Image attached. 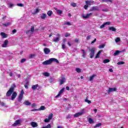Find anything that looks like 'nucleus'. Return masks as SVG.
<instances>
[{"label":"nucleus","instance_id":"nucleus-48","mask_svg":"<svg viewBox=\"0 0 128 128\" xmlns=\"http://www.w3.org/2000/svg\"><path fill=\"white\" fill-rule=\"evenodd\" d=\"M17 6H20L21 8H22V6H24V4H18Z\"/></svg>","mask_w":128,"mask_h":128},{"label":"nucleus","instance_id":"nucleus-2","mask_svg":"<svg viewBox=\"0 0 128 128\" xmlns=\"http://www.w3.org/2000/svg\"><path fill=\"white\" fill-rule=\"evenodd\" d=\"M90 52V58H92L94 56V54L96 53V48H92L91 49L89 50Z\"/></svg>","mask_w":128,"mask_h":128},{"label":"nucleus","instance_id":"nucleus-63","mask_svg":"<svg viewBox=\"0 0 128 128\" xmlns=\"http://www.w3.org/2000/svg\"><path fill=\"white\" fill-rule=\"evenodd\" d=\"M0 104H1V106H4V102H1Z\"/></svg>","mask_w":128,"mask_h":128},{"label":"nucleus","instance_id":"nucleus-59","mask_svg":"<svg viewBox=\"0 0 128 128\" xmlns=\"http://www.w3.org/2000/svg\"><path fill=\"white\" fill-rule=\"evenodd\" d=\"M12 34H16V30L14 29L12 30Z\"/></svg>","mask_w":128,"mask_h":128},{"label":"nucleus","instance_id":"nucleus-11","mask_svg":"<svg viewBox=\"0 0 128 128\" xmlns=\"http://www.w3.org/2000/svg\"><path fill=\"white\" fill-rule=\"evenodd\" d=\"M8 44V40H6L4 41V43L2 44V48H6Z\"/></svg>","mask_w":128,"mask_h":128},{"label":"nucleus","instance_id":"nucleus-15","mask_svg":"<svg viewBox=\"0 0 128 128\" xmlns=\"http://www.w3.org/2000/svg\"><path fill=\"white\" fill-rule=\"evenodd\" d=\"M16 96H18V94H16V92H14L12 94V100H14V98H16Z\"/></svg>","mask_w":128,"mask_h":128},{"label":"nucleus","instance_id":"nucleus-38","mask_svg":"<svg viewBox=\"0 0 128 128\" xmlns=\"http://www.w3.org/2000/svg\"><path fill=\"white\" fill-rule=\"evenodd\" d=\"M52 116H54V114H49L48 118L50 120L52 118Z\"/></svg>","mask_w":128,"mask_h":128},{"label":"nucleus","instance_id":"nucleus-1","mask_svg":"<svg viewBox=\"0 0 128 128\" xmlns=\"http://www.w3.org/2000/svg\"><path fill=\"white\" fill-rule=\"evenodd\" d=\"M13 86H12L7 92L6 94V96H12V94L14 92V88H16V85L14 84Z\"/></svg>","mask_w":128,"mask_h":128},{"label":"nucleus","instance_id":"nucleus-58","mask_svg":"<svg viewBox=\"0 0 128 128\" xmlns=\"http://www.w3.org/2000/svg\"><path fill=\"white\" fill-rule=\"evenodd\" d=\"M96 42V38H94V40L91 42V44H94V42Z\"/></svg>","mask_w":128,"mask_h":128},{"label":"nucleus","instance_id":"nucleus-50","mask_svg":"<svg viewBox=\"0 0 128 128\" xmlns=\"http://www.w3.org/2000/svg\"><path fill=\"white\" fill-rule=\"evenodd\" d=\"M104 24H105V26H106V24L108 26H110V22H104Z\"/></svg>","mask_w":128,"mask_h":128},{"label":"nucleus","instance_id":"nucleus-44","mask_svg":"<svg viewBox=\"0 0 128 128\" xmlns=\"http://www.w3.org/2000/svg\"><path fill=\"white\" fill-rule=\"evenodd\" d=\"M117 64H118V65L124 64V62H122V61L119 62H118L117 63Z\"/></svg>","mask_w":128,"mask_h":128},{"label":"nucleus","instance_id":"nucleus-29","mask_svg":"<svg viewBox=\"0 0 128 128\" xmlns=\"http://www.w3.org/2000/svg\"><path fill=\"white\" fill-rule=\"evenodd\" d=\"M109 30L112 32H116V28L113 26L110 27Z\"/></svg>","mask_w":128,"mask_h":128},{"label":"nucleus","instance_id":"nucleus-64","mask_svg":"<svg viewBox=\"0 0 128 128\" xmlns=\"http://www.w3.org/2000/svg\"><path fill=\"white\" fill-rule=\"evenodd\" d=\"M34 106H36V104L34 103V104L32 105V108H34Z\"/></svg>","mask_w":128,"mask_h":128},{"label":"nucleus","instance_id":"nucleus-40","mask_svg":"<svg viewBox=\"0 0 128 128\" xmlns=\"http://www.w3.org/2000/svg\"><path fill=\"white\" fill-rule=\"evenodd\" d=\"M52 128V126L50 125V124H48L46 126L42 127V128Z\"/></svg>","mask_w":128,"mask_h":128},{"label":"nucleus","instance_id":"nucleus-7","mask_svg":"<svg viewBox=\"0 0 128 128\" xmlns=\"http://www.w3.org/2000/svg\"><path fill=\"white\" fill-rule=\"evenodd\" d=\"M40 18L41 20H46V18H48V15L46 14L43 13L42 14Z\"/></svg>","mask_w":128,"mask_h":128},{"label":"nucleus","instance_id":"nucleus-45","mask_svg":"<svg viewBox=\"0 0 128 128\" xmlns=\"http://www.w3.org/2000/svg\"><path fill=\"white\" fill-rule=\"evenodd\" d=\"M71 6H73L74 8H76V4L74 2H72L71 4Z\"/></svg>","mask_w":128,"mask_h":128},{"label":"nucleus","instance_id":"nucleus-62","mask_svg":"<svg viewBox=\"0 0 128 128\" xmlns=\"http://www.w3.org/2000/svg\"><path fill=\"white\" fill-rule=\"evenodd\" d=\"M70 36V34H65V38H68V36Z\"/></svg>","mask_w":128,"mask_h":128},{"label":"nucleus","instance_id":"nucleus-20","mask_svg":"<svg viewBox=\"0 0 128 128\" xmlns=\"http://www.w3.org/2000/svg\"><path fill=\"white\" fill-rule=\"evenodd\" d=\"M66 39H64L62 42V50H64L66 48Z\"/></svg>","mask_w":128,"mask_h":128},{"label":"nucleus","instance_id":"nucleus-28","mask_svg":"<svg viewBox=\"0 0 128 128\" xmlns=\"http://www.w3.org/2000/svg\"><path fill=\"white\" fill-rule=\"evenodd\" d=\"M37 88H38V84L32 86V89L34 90H36Z\"/></svg>","mask_w":128,"mask_h":128},{"label":"nucleus","instance_id":"nucleus-31","mask_svg":"<svg viewBox=\"0 0 128 128\" xmlns=\"http://www.w3.org/2000/svg\"><path fill=\"white\" fill-rule=\"evenodd\" d=\"M88 97L87 96V97H86V98L84 102H87V104H92V101H90V100H88Z\"/></svg>","mask_w":128,"mask_h":128},{"label":"nucleus","instance_id":"nucleus-25","mask_svg":"<svg viewBox=\"0 0 128 128\" xmlns=\"http://www.w3.org/2000/svg\"><path fill=\"white\" fill-rule=\"evenodd\" d=\"M94 1L86 0V4H88V6H92V4H94Z\"/></svg>","mask_w":128,"mask_h":128},{"label":"nucleus","instance_id":"nucleus-10","mask_svg":"<svg viewBox=\"0 0 128 128\" xmlns=\"http://www.w3.org/2000/svg\"><path fill=\"white\" fill-rule=\"evenodd\" d=\"M44 52L45 54H50V48H44Z\"/></svg>","mask_w":128,"mask_h":128},{"label":"nucleus","instance_id":"nucleus-33","mask_svg":"<svg viewBox=\"0 0 128 128\" xmlns=\"http://www.w3.org/2000/svg\"><path fill=\"white\" fill-rule=\"evenodd\" d=\"M110 62V59H106L103 60L104 64H108V62Z\"/></svg>","mask_w":128,"mask_h":128},{"label":"nucleus","instance_id":"nucleus-51","mask_svg":"<svg viewBox=\"0 0 128 128\" xmlns=\"http://www.w3.org/2000/svg\"><path fill=\"white\" fill-rule=\"evenodd\" d=\"M104 46H105L104 44H102V45L99 46V48H104Z\"/></svg>","mask_w":128,"mask_h":128},{"label":"nucleus","instance_id":"nucleus-32","mask_svg":"<svg viewBox=\"0 0 128 128\" xmlns=\"http://www.w3.org/2000/svg\"><path fill=\"white\" fill-rule=\"evenodd\" d=\"M60 37L56 38H54V39L53 40V42H60Z\"/></svg>","mask_w":128,"mask_h":128},{"label":"nucleus","instance_id":"nucleus-34","mask_svg":"<svg viewBox=\"0 0 128 128\" xmlns=\"http://www.w3.org/2000/svg\"><path fill=\"white\" fill-rule=\"evenodd\" d=\"M38 110H46V107L44 106H42Z\"/></svg>","mask_w":128,"mask_h":128},{"label":"nucleus","instance_id":"nucleus-47","mask_svg":"<svg viewBox=\"0 0 128 128\" xmlns=\"http://www.w3.org/2000/svg\"><path fill=\"white\" fill-rule=\"evenodd\" d=\"M106 26V24L105 23H104L102 25L100 26V28H104Z\"/></svg>","mask_w":128,"mask_h":128},{"label":"nucleus","instance_id":"nucleus-23","mask_svg":"<svg viewBox=\"0 0 128 128\" xmlns=\"http://www.w3.org/2000/svg\"><path fill=\"white\" fill-rule=\"evenodd\" d=\"M31 126L32 128H36L38 127V124L36 122H32Z\"/></svg>","mask_w":128,"mask_h":128},{"label":"nucleus","instance_id":"nucleus-21","mask_svg":"<svg viewBox=\"0 0 128 128\" xmlns=\"http://www.w3.org/2000/svg\"><path fill=\"white\" fill-rule=\"evenodd\" d=\"M34 32V26H31L30 30L27 31L26 34H28V32Z\"/></svg>","mask_w":128,"mask_h":128},{"label":"nucleus","instance_id":"nucleus-61","mask_svg":"<svg viewBox=\"0 0 128 128\" xmlns=\"http://www.w3.org/2000/svg\"><path fill=\"white\" fill-rule=\"evenodd\" d=\"M38 12H40V10L38 8H36V13H38Z\"/></svg>","mask_w":128,"mask_h":128},{"label":"nucleus","instance_id":"nucleus-37","mask_svg":"<svg viewBox=\"0 0 128 128\" xmlns=\"http://www.w3.org/2000/svg\"><path fill=\"white\" fill-rule=\"evenodd\" d=\"M88 122L90 124H94V121L92 118H88Z\"/></svg>","mask_w":128,"mask_h":128},{"label":"nucleus","instance_id":"nucleus-3","mask_svg":"<svg viewBox=\"0 0 128 128\" xmlns=\"http://www.w3.org/2000/svg\"><path fill=\"white\" fill-rule=\"evenodd\" d=\"M24 90H22L18 98V102H22V98H24Z\"/></svg>","mask_w":128,"mask_h":128},{"label":"nucleus","instance_id":"nucleus-17","mask_svg":"<svg viewBox=\"0 0 128 128\" xmlns=\"http://www.w3.org/2000/svg\"><path fill=\"white\" fill-rule=\"evenodd\" d=\"M81 52H82V58H86V51L84 49L81 50Z\"/></svg>","mask_w":128,"mask_h":128},{"label":"nucleus","instance_id":"nucleus-22","mask_svg":"<svg viewBox=\"0 0 128 128\" xmlns=\"http://www.w3.org/2000/svg\"><path fill=\"white\" fill-rule=\"evenodd\" d=\"M54 62H56V64H60V62H58V59L56 58H51V62L52 63Z\"/></svg>","mask_w":128,"mask_h":128},{"label":"nucleus","instance_id":"nucleus-57","mask_svg":"<svg viewBox=\"0 0 128 128\" xmlns=\"http://www.w3.org/2000/svg\"><path fill=\"white\" fill-rule=\"evenodd\" d=\"M38 110V109H32L30 110V112H36Z\"/></svg>","mask_w":128,"mask_h":128},{"label":"nucleus","instance_id":"nucleus-41","mask_svg":"<svg viewBox=\"0 0 128 128\" xmlns=\"http://www.w3.org/2000/svg\"><path fill=\"white\" fill-rule=\"evenodd\" d=\"M54 79L52 78H51L49 79V81H50V84H52V82H54Z\"/></svg>","mask_w":128,"mask_h":128},{"label":"nucleus","instance_id":"nucleus-56","mask_svg":"<svg viewBox=\"0 0 128 128\" xmlns=\"http://www.w3.org/2000/svg\"><path fill=\"white\" fill-rule=\"evenodd\" d=\"M90 35L87 36V37H86L87 40H90Z\"/></svg>","mask_w":128,"mask_h":128},{"label":"nucleus","instance_id":"nucleus-4","mask_svg":"<svg viewBox=\"0 0 128 128\" xmlns=\"http://www.w3.org/2000/svg\"><path fill=\"white\" fill-rule=\"evenodd\" d=\"M42 64H44V66H48V64H52L51 58H50L48 60L44 61V62H42Z\"/></svg>","mask_w":128,"mask_h":128},{"label":"nucleus","instance_id":"nucleus-30","mask_svg":"<svg viewBox=\"0 0 128 128\" xmlns=\"http://www.w3.org/2000/svg\"><path fill=\"white\" fill-rule=\"evenodd\" d=\"M52 14H54V12H52V10H49V11L48 12H47V14H48V16H52Z\"/></svg>","mask_w":128,"mask_h":128},{"label":"nucleus","instance_id":"nucleus-8","mask_svg":"<svg viewBox=\"0 0 128 128\" xmlns=\"http://www.w3.org/2000/svg\"><path fill=\"white\" fill-rule=\"evenodd\" d=\"M90 16H92V12L88 14H86V16L82 15V18H83L86 19V18H90Z\"/></svg>","mask_w":128,"mask_h":128},{"label":"nucleus","instance_id":"nucleus-39","mask_svg":"<svg viewBox=\"0 0 128 128\" xmlns=\"http://www.w3.org/2000/svg\"><path fill=\"white\" fill-rule=\"evenodd\" d=\"M43 74L44 76H50V74L47 72H44Z\"/></svg>","mask_w":128,"mask_h":128},{"label":"nucleus","instance_id":"nucleus-18","mask_svg":"<svg viewBox=\"0 0 128 128\" xmlns=\"http://www.w3.org/2000/svg\"><path fill=\"white\" fill-rule=\"evenodd\" d=\"M102 50H99L97 54H96L95 58H100V54H102Z\"/></svg>","mask_w":128,"mask_h":128},{"label":"nucleus","instance_id":"nucleus-53","mask_svg":"<svg viewBox=\"0 0 128 128\" xmlns=\"http://www.w3.org/2000/svg\"><path fill=\"white\" fill-rule=\"evenodd\" d=\"M65 24H66V25H67V26H72V24H71L70 22H66L65 23Z\"/></svg>","mask_w":128,"mask_h":128},{"label":"nucleus","instance_id":"nucleus-14","mask_svg":"<svg viewBox=\"0 0 128 128\" xmlns=\"http://www.w3.org/2000/svg\"><path fill=\"white\" fill-rule=\"evenodd\" d=\"M91 12H94V11H98L100 10L98 9V6H92L91 8L90 9Z\"/></svg>","mask_w":128,"mask_h":128},{"label":"nucleus","instance_id":"nucleus-52","mask_svg":"<svg viewBox=\"0 0 128 128\" xmlns=\"http://www.w3.org/2000/svg\"><path fill=\"white\" fill-rule=\"evenodd\" d=\"M34 56H36L34 54H30L29 58H34Z\"/></svg>","mask_w":128,"mask_h":128},{"label":"nucleus","instance_id":"nucleus-26","mask_svg":"<svg viewBox=\"0 0 128 128\" xmlns=\"http://www.w3.org/2000/svg\"><path fill=\"white\" fill-rule=\"evenodd\" d=\"M24 104H25V106H30V104H32V103L28 100H26L24 102Z\"/></svg>","mask_w":128,"mask_h":128},{"label":"nucleus","instance_id":"nucleus-54","mask_svg":"<svg viewBox=\"0 0 128 128\" xmlns=\"http://www.w3.org/2000/svg\"><path fill=\"white\" fill-rule=\"evenodd\" d=\"M88 6L87 4L84 5V10H88Z\"/></svg>","mask_w":128,"mask_h":128},{"label":"nucleus","instance_id":"nucleus-24","mask_svg":"<svg viewBox=\"0 0 128 128\" xmlns=\"http://www.w3.org/2000/svg\"><path fill=\"white\" fill-rule=\"evenodd\" d=\"M96 76V74H93L92 76H90L89 78L90 82H92L94 80V78H95V76Z\"/></svg>","mask_w":128,"mask_h":128},{"label":"nucleus","instance_id":"nucleus-36","mask_svg":"<svg viewBox=\"0 0 128 128\" xmlns=\"http://www.w3.org/2000/svg\"><path fill=\"white\" fill-rule=\"evenodd\" d=\"M102 126V123H98V124H96V126H94V128H100V126Z\"/></svg>","mask_w":128,"mask_h":128},{"label":"nucleus","instance_id":"nucleus-5","mask_svg":"<svg viewBox=\"0 0 128 128\" xmlns=\"http://www.w3.org/2000/svg\"><path fill=\"white\" fill-rule=\"evenodd\" d=\"M20 120H18L15 121V122L12 124V126H20Z\"/></svg>","mask_w":128,"mask_h":128},{"label":"nucleus","instance_id":"nucleus-42","mask_svg":"<svg viewBox=\"0 0 128 128\" xmlns=\"http://www.w3.org/2000/svg\"><path fill=\"white\" fill-rule=\"evenodd\" d=\"M116 42H120V38H116L115 40Z\"/></svg>","mask_w":128,"mask_h":128},{"label":"nucleus","instance_id":"nucleus-49","mask_svg":"<svg viewBox=\"0 0 128 128\" xmlns=\"http://www.w3.org/2000/svg\"><path fill=\"white\" fill-rule=\"evenodd\" d=\"M26 59L22 58V59L21 60L20 62H21V64H22L23 62H26Z\"/></svg>","mask_w":128,"mask_h":128},{"label":"nucleus","instance_id":"nucleus-43","mask_svg":"<svg viewBox=\"0 0 128 128\" xmlns=\"http://www.w3.org/2000/svg\"><path fill=\"white\" fill-rule=\"evenodd\" d=\"M76 70L77 72H82V70L80 68H76Z\"/></svg>","mask_w":128,"mask_h":128},{"label":"nucleus","instance_id":"nucleus-19","mask_svg":"<svg viewBox=\"0 0 128 128\" xmlns=\"http://www.w3.org/2000/svg\"><path fill=\"white\" fill-rule=\"evenodd\" d=\"M0 35L3 38H8V34L4 32H1Z\"/></svg>","mask_w":128,"mask_h":128},{"label":"nucleus","instance_id":"nucleus-16","mask_svg":"<svg viewBox=\"0 0 128 128\" xmlns=\"http://www.w3.org/2000/svg\"><path fill=\"white\" fill-rule=\"evenodd\" d=\"M82 114H84V112L76 113L74 114V118H78V116H82Z\"/></svg>","mask_w":128,"mask_h":128},{"label":"nucleus","instance_id":"nucleus-46","mask_svg":"<svg viewBox=\"0 0 128 128\" xmlns=\"http://www.w3.org/2000/svg\"><path fill=\"white\" fill-rule=\"evenodd\" d=\"M50 119L48 118H46L44 120V122H50Z\"/></svg>","mask_w":128,"mask_h":128},{"label":"nucleus","instance_id":"nucleus-6","mask_svg":"<svg viewBox=\"0 0 128 128\" xmlns=\"http://www.w3.org/2000/svg\"><path fill=\"white\" fill-rule=\"evenodd\" d=\"M64 88H62L59 92L58 94L55 96L56 98H58V96H60L64 94Z\"/></svg>","mask_w":128,"mask_h":128},{"label":"nucleus","instance_id":"nucleus-27","mask_svg":"<svg viewBox=\"0 0 128 128\" xmlns=\"http://www.w3.org/2000/svg\"><path fill=\"white\" fill-rule=\"evenodd\" d=\"M10 24H12V23H10V22H7L6 24H2V26H10Z\"/></svg>","mask_w":128,"mask_h":128},{"label":"nucleus","instance_id":"nucleus-35","mask_svg":"<svg viewBox=\"0 0 128 128\" xmlns=\"http://www.w3.org/2000/svg\"><path fill=\"white\" fill-rule=\"evenodd\" d=\"M120 51L117 50L115 52H114V56H118V54H120Z\"/></svg>","mask_w":128,"mask_h":128},{"label":"nucleus","instance_id":"nucleus-12","mask_svg":"<svg viewBox=\"0 0 128 128\" xmlns=\"http://www.w3.org/2000/svg\"><path fill=\"white\" fill-rule=\"evenodd\" d=\"M116 92V88H109L108 90V94H110V92Z\"/></svg>","mask_w":128,"mask_h":128},{"label":"nucleus","instance_id":"nucleus-55","mask_svg":"<svg viewBox=\"0 0 128 128\" xmlns=\"http://www.w3.org/2000/svg\"><path fill=\"white\" fill-rule=\"evenodd\" d=\"M14 4H12V3H10L9 4V8H12V6H14Z\"/></svg>","mask_w":128,"mask_h":128},{"label":"nucleus","instance_id":"nucleus-60","mask_svg":"<svg viewBox=\"0 0 128 128\" xmlns=\"http://www.w3.org/2000/svg\"><path fill=\"white\" fill-rule=\"evenodd\" d=\"M79 40H78V38H76L74 40L75 42H77V43L78 42Z\"/></svg>","mask_w":128,"mask_h":128},{"label":"nucleus","instance_id":"nucleus-13","mask_svg":"<svg viewBox=\"0 0 128 128\" xmlns=\"http://www.w3.org/2000/svg\"><path fill=\"white\" fill-rule=\"evenodd\" d=\"M59 82H60V86H62V84H64V82H66V78L62 77V78L59 80Z\"/></svg>","mask_w":128,"mask_h":128},{"label":"nucleus","instance_id":"nucleus-9","mask_svg":"<svg viewBox=\"0 0 128 128\" xmlns=\"http://www.w3.org/2000/svg\"><path fill=\"white\" fill-rule=\"evenodd\" d=\"M54 10H55L56 11L57 14L59 16H60L62 14V10H58L56 8H54Z\"/></svg>","mask_w":128,"mask_h":128}]
</instances>
